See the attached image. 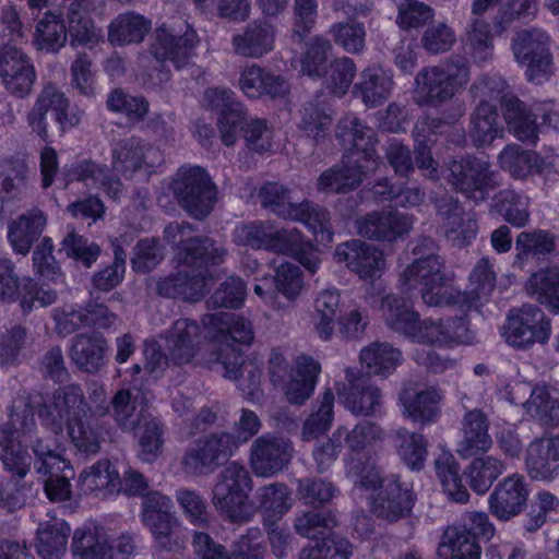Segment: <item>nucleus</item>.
<instances>
[{
    "label": "nucleus",
    "mask_w": 559,
    "mask_h": 559,
    "mask_svg": "<svg viewBox=\"0 0 559 559\" xmlns=\"http://www.w3.org/2000/svg\"><path fill=\"white\" fill-rule=\"evenodd\" d=\"M136 403V397H132L128 390H120L112 397L114 418L123 430H134L152 415L142 405L138 409Z\"/></svg>",
    "instance_id": "nucleus-62"
},
{
    "label": "nucleus",
    "mask_w": 559,
    "mask_h": 559,
    "mask_svg": "<svg viewBox=\"0 0 559 559\" xmlns=\"http://www.w3.org/2000/svg\"><path fill=\"white\" fill-rule=\"evenodd\" d=\"M140 519L159 548L174 551L183 547L185 537L178 533L182 524L173 512V501L169 497L158 491L146 495L142 502Z\"/></svg>",
    "instance_id": "nucleus-16"
},
{
    "label": "nucleus",
    "mask_w": 559,
    "mask_h": 559,
    "mask_svg": "<svg viewBox=\"0 0 559 559\" xmlns=\"http://www.w3.org/2000/svg\"><path fill=\"white\" fill-rule=\"evenodd\" d=\"M237 442L227 432L211 435L200 439L189 449L182 457L185 471L193 475L212 473L219 461L234 454Z\"/></svg>",
    "instance_id": "nucleus-24"
},
{
    "label": "nucleus",
    "mask_w": 559,
    "mask_h": 559,
    "mask_svg": "<svg viewBox=\"0 0 559 559\" xmlns=\"http://www.w3.org/2000/svg\"><path fill=\"white\" fill-rule=\"evenodd\" d=\"M257 499L264 527L281 520L294 504L290 489L281 483L259 488Z\"/></svg>",
    "instance_id": "nucleus-49"
},
{
    "label": "nucleus",
    "mask_w": 559,
    "mask_h": 559,
    "mask_svg": "<svg viewBox=\"0 0 559 559\" xmlns=\"http://www.w3.org/2000/svg\"><path fill=\"white\" fill-rule=\"evenodd\" d=\"M106 340L97 333L75 336L71 347V359L82 370L96 372L104 365Z\"/></svg>",
    "instance_id": "nucleus-50"
},
{
    "label": "nucleus",
    "mask_w": 559,
    "mask_h": 559,
    "mask_svg": "<svg viewBox=\"0 0 559 559\" xmlns=\"http://www.w3.org/2000/svg\"><path fill=\"white\" fill-rule=\"evenodd\" d=\"M550 334V321L538 307L532 305L511 310L502 331L504 341L518 349H528L536 343L545 344Z\"/></svg>",
    "instance_id": "nucleus-18"
},
{
    "label": "nucleus",
    "mask_w": 559,
    "mask_h": 559,
    "mask_svg": "<svg viewBox=\"0 0 559 559\" xmlns=\"http://www.w3.org/2000/svg\"><path fill=\"white\" fill-rule=\"evenodd\" d=\"M45 226L46 217L38 209H34L12 222L9 225L8 239L13 251L26 255Z\"/></svg>",
    "instance_id": "nucleus-48"
},
{
    "label": "nucleus",
    "mask_w": 559,
    "mask_h": 559,
    "mask_svg": "<svg viewBox=\"0 0 559 559\" xmlns=\"http://www.w3.org/2000/svg\"><path fill=\"white\" fill-rule=\"evenodd\" d=\"M498 394L509 403L521 406L523 415L539 426L554 428L559 425V397L552 394L548 385L514 380L500 388Z\"/></svg>",
    "instance_id": "nucleus-14"
},
{
    "label": "nucleus",
    "mask_w": 559,
    "mask_h": 559,
    "mask_svg": "<svg viewBox=\"0 0 559 559\" xmlns=\"http://www.w3.org/2000/svg\"><path fill=\"white\" fill-rule=\"evenodd\" d=\"M496 287V271L493 263L485 257L477 261L469 277L466 296V309L477 307L478 302L487 300Z\"/></svg>",
    "instance_id": "nucleus-55"
},
{
    "label": "nucleus",
    "mask_w": 559,
    "mask_h": 559,
    "mask_svg": "<svg viewBox=\"0 0 559 559\" xmlns=\"http://www.w3.org/2000/svg\"><path fill=\"white\" fill-rule=\"evenodd\" d=\"M444 123L439 119L423 118L415 124L416 165L427 178H438V164L431 155V135L443 133Z\"/></svg>",
    "instance_id": "nucleus-47"
},
{
    "label": "nucleus",
    "mask_w": 559,
    "mask_h": 559,
    "mask_svg": "<svg viewBox=\"0 0 559 559\" xmlns=\"http://www.w3.org/2000/svg\"><path fill=\"white\" fill-rule=\"evenodd\" d=\"M393 88L392 73L374 66L361 71L358 82L353 87V94L367 107H377L391 96Z\"/></svg>",
    "instance_id": "nucleus-40"
},
{
    "label": "nucleus",
    "mask_w": 559,
    "mask_h": 559,
    "mask_svg": "<svg viewBox=\"0 0 559 559\" xmlns=\"http://www.w3.org/2000/svg\"><path fill=\"white\" fill-rule=\"evenodd\" d=\"M414 223L413 215L388 209L368 213L357 219L356 230L367 239L395 242L409 234Z\"/></svg>",
    "instance_id": "nucleus-25"
},
{
    "label": "nucleus",
    "mask_w": 559,
    "mask_h": 559,
    "mask_svg": "<svg viewBox=\"0 0 559 559\" xmlns=\"http://www.w3.org/2000/svg\"><path fill=\"white\" fill-rule=\"evenodd\" d=\"M436 250L432 239L418 240L413 248L414 261L400 275L401 289L411 294L420 287L421 298L429 307L454 305L466 309V296L455 288L453 274L445 272L444 263Z\"/></svg>",
    "instance_id": "nucleus-3"
},
{
    "label": "nucleus",
    "mask_w": 559,
    "mask_h": 559,
    "mask_svg": "<svg viewBox=\"0 0 559 559\" xmlns=\"http://www.w3.org/2000/svg\"><path fill=\"white\" fill-rule=\"evenodd\" d=\"M448 181L475 202L484 201L499 186L498 175L488 162L477 157L453 160L449 165Z\"/></svg>",
    "instance_id": "nucleus-19"
},
{
    "label": "nucleus",
    "mask_w": 559,
    "mask_h": 559,
    "mask_svg": "<svg viewBox=\"0 0 559 559\" xmlns=\"http://www.w3.org/2000/svg\"><path fill=\"white\" fill-rule=\"evenodd\" d=\"M340 294L336 289L321 292L314 301L313 326L318 336L328 341L335 332V314L340 307Z\"/></svg>",
    "instance_id": "nucleus-58"
},
{
    "label": "nucleus",
    "mask_w": 559,
    "mask_h": 559,
    "mask_svg": "<svg viewBox=\"0 0 559 559\" xmlns=\"http://www.w3.org/2000/svg\"><path fill=\"white\" fill-rule=\"evenodd\" d=\"M525 469L533 480L550 481L559 476V433L545 435L530 442Z\"/></svg>",
    "instance_id": "nucleus-32"
},
{
    "label": "nucleus",
    "mask_w": 559,
    "mask_h": 559,
    "mask_svg": "<svg viewBox=\"0 0 559 559\" xmlns=\"http://www.w3.org/2000/svg\"><path fill=\"white\" fill-rule=\"evenodd\" d=\"M0 78L4 87L13 95H27L35 82L36 73L29 58L10 44L0 46Z\"/></svg>",
    "instance_id": "nucleus-30"
},
{
    "label": "nucleus",
    "mask_w": 559,
    "mask_h": 559,
    "mask_svg": "<svg viewBox=\"0 0 559 559\" xmlns=\"http://www.w3.org/2000/svg\"><path fill=\"white\" fill-rule=\"evenodd\" d=\"M239 87L249 98L284 97L289 91V85L284 78L255 64L246 68L240 73Z\"/></svg>",
    "instance_id": "nucleus-42"
},
{
    "label": "nucleus",
    "mask_w": 559,
    "mask_h": 559,
    "mask_svg": "<svg viewBox=\"0 0 559 559\" xmlns=\"http://www.w3.org/2000/svg\"><path fill=\"white\" fill-rule=\"evenodd\" d=\"M528 198L513 190L500 191L495 197V209L514 227H523L530 218Z\"/></svg>",
    "instance_id": "nucleus-64"
},
{
    "label": "nucleus",
    "mask_w": 559,
    "mask_h": 559,
    "mask_svg": "<svg viewBox=\"0 0 559 559\" xmlns=\"http://www.w3.org/2000/svg\"><path fill=\"white\" fill-rule=\"evenodd\" d=\"M381 311L389 328L416 343L448 348L447 320H419L412 304L405 298L390 295L382 299Z\"/></svg>",
    "instance_id": "nucleus-10"
},
{
    "label": "nucleus",
    "mask_w": 559,
    "mask_h": 559,
    "mask_svg": "<svg viewBox=\"0 0 559 559\" xmlns=\"http://www.w3.org/2000/svg\"><path fill=\"white\" fill-rule=\"evenodd\" d=\"M336 136L349 150L341 164L323 171L318 190L343 193L356 188L365 177L377 170L381 160L374 152V132L354 114H346L338 122Z\"/></svg>",
    "instance_id": "nucleus-2"
},
{
    "label": "nucleus",
    "mask_w": 559,
    "mask_h": 559,
    "mask_svg": "<svg viewBox=\"0 0 559 559\" xmlns=\"http://www.w3.org/2000/svg\"><path fill=\"white\" fill-rule=\"evenodd\" d=\"M198 44L195 32L186 25L182 36L179 31L162 26L156 31L153 53L157 60H169L177 68L188 64L191 51Z\"/></svg>",
    "instance_id": "nucleus-36"
},
{
    "label": "nucleus",
    "mask_w": 559,
    "mask_h": 559,
    "mask_svg": "<svg viewBox=\"0 0 559 559\" xmlns=\"http://www.w3.org/2000/svg\"><path fill=\"white\" fill-rule=\"evenodd\" d=\"M166 356L154 342H145L144 372L148 379H157L167 360L175 365L217 364L221 355L215 352L213 338L207 335L202 321L181 318L174 322L165 336Z\"/></svg>",
    "instance_id": "nucleus-4"
},
{
    "label": "nucleus",
    "mask_w": 559,
    "mask_h": 559,
    "mask_svg": "<svg viewBox=\"0 0 559 559\" xmlns=\"http://www.w3.org/2000/svg\"><path fill=\"white\" fill-rule=\"evenodd\" d=\"M341 403L353 414L369 415L380 405V391L353 369H346L345 382L337 386Z\"/></svg>",
    "instance_id": "nucleus-34"
},
{
    "label": "nucleus",
    "mask_w": 559,
    "mask_h": 559,
    "mask_svg": "<svg viewBox=\"0 0 559 559\" xmlns=\"http://www.w3.org/2000/svg\"><path fill=\"white\" fill-rule=\"evenodd\" d=\"M525 290L537 301L559 313V267H547L533 273L525 283Z\"/></svg>",
    "instance_id": "nucleus-54"
},
{
    "label": "nucleus",
    "mask_w": 559,
    "mask_h": 559,
    "mask_svg": "<svg viewBox=\"0 0 559 559\" xmlns=\"http://www.w3.org/2000/svg\"><path fill=\"white\" fill-rule=\"evenodd\" d=\"M164 160V153L158 146L136 138L118 142L111 154L114 170L126 177H132L135 174L147 177L155 173Z\"/></svg>",
    "instance_id": "nucleus-21"
},
{
    "label": "nucleus",
    "mask_w": 559,
    "mask_h": 559,
    "mask_svg": "<svg viewBox=\"0 0 559 559\" xmlns=\"http://www.w3.org/2000/svg\"><path fill=\"white\" fill-rule=\"evenodd\" d=\"M497 159L502 170L519 180H524L534 174L548 180L556 173L554 151L543 156L538 152L524 150L519 144L511 143L503 147Z\"/></svg>",
    "instance_id": "nucleus-26"
},
{
    "label": "nucleus",
    "mask_w": 559,
    "mask_h": 559,
    "mask_svg": "<svg viewBox=\"0 0 559 559\" xmlns=\"http://www.w3.org/2000/svg\"><path fill=\"white\" fill-rule=\"evenodd\" d=\"M439 559H480L481 547L466 530L448 527L438 548Z\"/></svg>",
    "instance_id": "nucleus-52"
},
{
    "label": "nucleus",
    "mask_w": 559,
    "mask_h": 559,
    "mask_svg": "<svg viewBox=\"0 0 559 559\" xmlns=\"http://www.w3.org/2000/svg\"><path fill=\"white\" fill-rule=\"evenodd\" d=\"M502 111L510 133L522 142H536L544 124L559 126V112L552 102L534 103L528 108L516 96H504Z\"/></svg>",
    "instance_id": "nucleus-17"
},
{
    "label": "nucleus",
    "mask_w": 559,
    "mask_h": 559,
    "mask_svg": "<svg viewBox=\"0 0 559 559\" xmlns=\"http://www.w3.org/2000/svg\"><path fill=\"white\" fill-rule=\"evenodd\" d=\"M203 105L219 110L217 127L221 140L227 146L234 145L245 115L243 106L235 99L234 92L225 87L209 88L204 93Z\"/></svg>",
    "instance_id": "nucleus-31"
},
{
    "label": "nucleus",
    "mask_w": 559,
    "mask_h": 559,
    "mask_svg": "<svg viewBox=\"0 0 559 559\" xmlns=\"http://www.w3.org/2000/svg\"><path fill=\"white\" fill-rule=\"evenodd\" d=\"M275 29L267 22L254 21L250 23L242 34L233 38L235 51L243 57L261 58L273 50Z\"/></svg>",
    "instance_id": "nucleus-45"
},
{
    "label": "nucleus",
    "mask_w": 559,
    "mask_h": 559,
    "mask_svg": "<svg viewBox=\"0 0 559 559\" xmlns=\"http://www.w3.org/2000/svg\"><path fill=\"white\" fill-rule=\"evenodd\" d=\"M334 257L364 281L372 282L379 278L385 269L383 251L357 239L338 245Z\"/></svg>",
    "instance_id": "nucleus-28"
},
{
    "label": "nucleus",
    "mask_w": 559,
    "mask_h": 559,
    "mask_svg": "<svg viewBox=\"0 0 559 559\" xmlns=\"http://www.w3.org/2000/svg\"><path fill=\"white\" fill-rule=\"evenodd\" d=\"M66 183L82 181L91 189H102L108 197L118 200L122 195V185L119 180L109 178L106 168L84 160L70 167H64Z\"/></svg>",
    "instance_id": "nucleus-46"
},
{
    "label": "nucleus",
    "mask_w": 559,
    "mask_h": 559,
    "mask_svg": "<svg viewBox=\"0 0 559 559\" xmlns=\"http://www.w3.org/2000/svg\"><path fill=\"white\" fill-rule=\"evenodd\" d=\"M166 188L194 218L206 216L215 203V188L206 171L199 166L181 167Z\"/></svg>",
    "instance_id": "nucleus-15"
},
{
    "label": "nucleus",
    "mask_w": 559,
    "mask_h": 559,
    "mask_svg": "<svg viewBox=\"0 0 559 559\" xmlns=\"http://www.w3.org/2000/svg\"><path fill=\"white\" fill-rule=\"evenodd\" d=\"M10 423L13 430H0V460L4 468L12 474L24 477L29 471L31 455L22 449L21 441L31 439L35 427L29 396L19 395L12 403Z\"/></svg>",
    "instance_id": "nucleus-11"
},
{
    "label": "nucleus",
    "mask_w": 559,
    "mask_h": 559,
    "mask_svg": "<svg viewBox=\"0 0 559 559\" xmlns=\"http://www.w3.org/2000/svg\"><path fill=\"white\" fill-rule=\"evenodd\" d=\"M498 2L500 0H475L473 3L472 17L466 27L464 45L477 62L486 61L492 57L493 35L483 14Z\"/></svg>",
    "instance_id": "nucleus-35"
},
{
    "label": "nucleus",
    "mask_w": 559,
    "mask_h": 559,
    "mask_svg": "<svg viewBox=\"0 0 559 559\" xmlns=\"http://www.w3.org/2000/svg\"><path fill=\"white\" fill-rule=\"evenodd\" d=\"M367 481H372L374 487H360L358 489L379 490L377 497L372 500L373 512L389 522L397 521L412 511L414 504L413 491L400 483L396 475H390L385 478H374L370 476Z\"/></svg>",
    "instance_id": "nucleus-23"
},
{
    "label": "nucleus",
    "mask_w": 559,
    "mask_h": 559,
    "mask_svg": "<svg viewBox=\"0 0 559 559\" xmlns=\"http://www.w3.org/2000/svg\"><path fill=\"white\" fill-rule=\"evenodd\" d=\"M515 263L521 266L530 255L539 257L550 254L556 250L555 236L542 229L522 231L515 240Z\"/></svg>",
    "instance_id": "nucleus-61"
},
{
    "label": "nucleus",
    "mask_w": 559,
    "mask_h": 559,
    "mask_svg": "<svg viewBox=\"0 0 559 559\" xmlns=\"http://www.w3.org/2000/svg\"><path fill=\"white\" fill-rule=\"evenodd\" d=\"M68 35V27L60 16L47 12L36 25L35 44L41 50L56 52L61 49Z\"/></svg>",
    "instance_id": "nucleus-63"
},
{
    "label": "nucleus",
    "mask_w": 559,
    "mask_h": 559,
    "mask_svg": "<svg viewBox=\"0 0 559 559\" xmlns=\"http://www.w3.org/2000/svg\"><path fill=\"white\" fill-rule=\"evenodd\" d=\"M503 126L491 104H478L472 120L471 136L477 146L490 144L502 138Z\"/></svg>",
    "instance_id": "nucleus-59"
},
{
    "label": "nucleus",
    "mask_w": 559,
    "mask_h": 559,
    "mask_svg": "<svg viewBox=\"0 0 559 559\" xmlns=\"http://www.w3.org/2000/svg\"><path fill=\"white\" fill-rule=\"evenodd\" d=\"M530 488L525 477L519 473L500 480L488 498L490 513L499 521H509L525 509Z\"/></svg>",
    "instance_id": "nucleus-29"
},
{
    "label": "nucleus",
    "mask_w": 559,
    "mask_h": 559,
    "mask_svg": "<svg viewBox=\"0 0 559 559\" xmlns=\"http://www.w3.org/2000/svg\"><path fill=\"white\" fill-rule=\"evenodd\" d=\"M516 61L526 66L528 81L540 84L548 79L551 67L549 36L539 28L520 31L512 45Z\"/></svg>",
    "instance_id": "nucleus-20"
},
{
    "label": "nucleus",
    "mask_w": 559,
    "mask_h": 559,
    "mask_svg": "<svg viewBox=\"0 0 559 559\" xmlns=\"http://www.w3.org/2000/svg\"><path fill=\"white\" fill-rule=\"evenodd\" d=\"M51 111L62 130L80 123L81 114L69 110V100L64 94L52 85L44 87L32 111L28 115V123L34 132L43 140L47 138L46 115Z\"/></svg>",
    "instance_id": "nucleus-27"
},
{
    "label": "nucleus",
    "mask_w": 559,
    "mask_h": 559,
    "mask_svg": "<svg viewBox=\"0 0 559 559\" xmlns=\"http://www.w3.org/2000/svg\"><path fill=\"white\" fill-rule=\"evenodd\" d=\"M234 240L240 246L292 255L310 273H316L321 264L318 250L295 228L278 229L270 223L242 224L235 228Z\"/></svg>",
    "instance_id": "nucleus-8"
},
{
    "label": "nucleus",
    "mask_w": 559,
    "mask_h": 559,
    "mask_svg": "<svg viewBox=\"0 0 559 559\" xmlns=\"http://www.w3.org/2000/svg\"><path fill=\"white\" fill-rule=\"evenodd\" d=\"M436 474L447 496L460 503L468 500L469 493L462 483L460 466L450 451H442L435 462Z\"/></svg>",
    "instance_id": "nucleus-56"
},
{
    "label": "nucleus",
    "mask_w": 559,
    "mask_h": 559,
    "mask_svg": "<svg viewBox=\"0 0 559 559\" xmlns=\"http://www.w3.org/2000/svg\"><path fill=\"white\" fill-rule=\"evenodd\" d=\"M439 215L444 221V235L452 246H468L477 236L476 221L463 213L462 207L452 198L437 202Z\"/></svg>",
    "instance_id": "nucleus-37"
},
{
    "label": "nucleus",
    "mask_w": 559,
    "mask_h": 559,
    "mask_svg": "<svg viewBox=\"0 0 559 559\" xmlns=\"http://www.w3.org/2000/svg\"><path fill=\"white\" fill-rule=\"evenodd\" d=\"M33 452L36 456V469L38 473L49 475L45 483V491L50 501H64L70 497L71 485L69 479L73 477L70 464L57 451L55 441L44 444L41 438L33 443Z\"/></svg>",
    "instance_id": "nucleus-22"
},
{
    "label": "nucleus",
    "mask_w": 559,
    "mask_h": 559,
    "mask_svg": "<svg viewBox=\"0 0 559 559\" xmlns=\"http://www.w3.org/2000/svg\"><path fill=\"white\" fill-rule=\"evenodd\" d=\"M440 393L435 388L407 386L400 395L403 415L407 418L430 423L439 412Z\"/></svg>",
    "instance_id": "nucleus-43"
},
{
    "label": "nucleus",
    "mask_w": 559,
    "mask_h": 559,
    "mask_svg": "<svg viewBox=\"0 0 559 559\" xmlns=\"http://www.w3.org/2000/svg\"><path fill=\"white\" fill-rule=\"evenodd\" d=\"M321 371L320 364L311 357L300 356L285 385V395L289 403L304 404L312 394L317 378Z\"/></svg>",
    "instance_id": "nucleus-44"
},
{
    "label": "nucleus",
    "mask_w": 559,
    "mask_h": 559,
    "mask_svg": "<svg viewBox=\"0 0 559 559\" xmlns=\"http://www.w3.org/2000/svg\"><path fill=\"white\" fill-rule=\"evenodd\" d=\"M506 471L504 463L495 456L475 457L465 469L471 488L477 493H485L493 481Z\"/></svg>",
    "instance_id": "nucleus-57"
},
{
    "label": "nucleus",
    "mask_w": 559,
    "mask_h": 559,
    "mask_svg": "<svg viewBox=\"0 0 559 559\" xmlns=\"http://www.w3.org/2000/svg\"><path fill=\"white\" fill-rule=\"evenodd\" d=\"M361 366L370 374L388 377L402 362V353L386 342H373L360 350Z\"/></svg>",
    "instance_id": "nucleus-51"
},
{
    "label": "nucleus",
    "mask_w": 559,
    "mask_h": 559,
    "mask_svg": "<svg viewBox=\"0 0 559 559\" xmlns=\"http://www.w3.org/2000/svg\"><path fill=\"white\" fill-rule=\"evenodd\" d=\"M72 551L78 559H114L109 534L95 521H87L75 530Z\"/></svg>",
    "instance_id": "nucleus-38"
},
{
    "label": "nucleus",
    "mask_w": 559,
    "mask_h": 559,
    "mask_svg": "<svg viewBox=\"0 0 559 559\" xmlns=\"http://www.w3.org/2000/svg\"><path fill=\"white\" fill-rule=\"evenodd\" d=\"M164 234L167 241L177 245L179 270L158 282V294L187 301L201 299L213 283L206 265L221 263L226 250L210 238L192 236L189 225L170 224Z\"/></svg>",
    "instance_id": "nucleus-1"
},
{
    "label": "nucleus",
    "mask_w": 559,
    "mask_h": 559,
    "mask_svg": "<svg viewBox=\"0 0 559 559\" xmlns=\"http://www.w3.org/2000/svg\"><path fill=\"white\" fill-rule=\"evenodd\" d=\"M90 408L82 389L70 384L56 390L47 397L38 409L41 425L53 435L55 441L67 428L72 443L82 452L95 453L99 450L98 431L87 420ZM45 444V441H44Z\"/></svg>",
    "instance_id": "nucleus-5"
},
{
    "label": "nucleus",
    "mask_w": 559,
    "mask_h": 559,
    "mask_svg": "<svg viewBox=\"0 0 559 559\" xmlns=\"http://www.w3.org/2000/svg\"><path fill=\"white\" fill-rule=\"evenodd\" d=\"M71 528L59 519L40 524L37 530L36 549L41 559H60L67 551Z\"/></svg>",
    "instance_id": "nucleus-53"
},
{
    "label": "nucleus",
    "mask_w": 559,
    "mask_h": 559,
    "mask_svg": "<svg viewBox=\"0 0 559 559\" xmlns=\"http://www.w3.org/2000/svg\"><path fill=\"white\" fill-rule=\"evenodd\" d=\"M252 489L253 481L248 469L237 462H230L218 475L212 502L230 522L243 524L252 521L258 511L249 499Z\"/></svg>",
    "instance_id": "nucleus-9"
},
{
    "label": "nucleus",
    "mask_w": 559,
    "mask_h": 559,
    "mask_svg": "<svg viewBox=\"0 0 559 559\" xmlns=\"http://www.w3.org/2000/svg\"><path fill=\"white\" fill-rule=\"evenodd\" d=\"M79 486L83 493L109 498L121 492V476L111 461L99 460L80 474Z\"/></svg>",
    "instance_id": "nucleus-39"
},
{
    "label": "nucleus",
    "mask_w": 559,
    "mask_h": 559,
    "mask_svg": "<svg viewBox=\"0 0 559 559\" xmlns=\"http://www.w3.org/2000/svg\"><path fill=\"white\" fill-rule=\"evenodd\" d=\"M382 436V430L370 421H361L356 425L352 430L346 427H338L329 440L328 460L323 459L325 450L318 451L316 454V462L319 469H324L330 466L343 449L348 450L349 457L345 460L346 476L353 481L355 486L367 487L369 486L368 479L370 476L379 478V469L369 462H362L365 451L370 448ZM370 487L374 484L370 481Z\"/></svg>",
    "instance_id": "nucleus-7"
},
{
    "label": "nucleus",
    "mask_w": 559,
    "mask_h": 559,
    "mask_svg": "<svg viewBox=\"0 0 559 559\" xmlns=\"http://www.w3.org/2000/svg\"><path fill=\"white\" fill-rule=\"evenodd\" d=\"M202 323L213 338L215 352L221 355L217 364L223 366L225 378L239 380L247 373L250 381L247 399L253 400L260 373L253 362L245 360L242 354L230 344V341L251 344L254 337L251 321L239 314L218 312L203 316Z\"/></svg>",
    "instance_id": "nucleus-6"
},
{
    "label": "nucleus",
    "mask_w": 559,
    "mask_h": 559,
    "mask_svg": "<svg viewBox=\"0 0 559 559\" xmlns=\"http://www.w3.org/2000/svg\"><path fill=\"white\" fill-rule=\"evenodd\" d=\"M150 28L151 23L142 15L126 13L111 22L108 36L111 44L122 46L142 41Z\"/></svg>",
    "instance_id": "nucleus-60"
},
{
    "label": "nucleus",
    "mask_w": 559,
    "mask_h": 559,
    "mask_svg": "<svg viewBox=\"0 0 559 559\" xmlns=\"http://www.w3.org/2000/svg\"><path fill=\"white\" fill-rule=\"evenodd\" d=\"M462 438L457 442L456 452L463 459H469L478 453H486L492 445L488 432V421L478 409L466 413L462 421Z\"/></svg>",
    "instance_id": "nucleus-41"
},
{
    "label": "nucleus",
    "mask_w": 559,
    "mask_h": 559,
    "mask_svg": "<svg viewBox=\"0 0 559 559\" xmlns=\"http://www.w3.org/2000/svg\"><path fill=\"white\" fill-rule=\"evenodd\" d=\"M469 81V67L461 57L425 68L415 79L414 98L418 104L441 103L451 99Z\"/></svg>",
    "instance_id": "nucleus-12"
},
{
    "label": "nucleus",
    "mask_w": 559,
    "mask_h": 559,
    "mask_svg": "<svg viewBox=\"0 0 559 559\" xmlns=\"http://www.w3.org/2000/svg\"><path fill=\"white\" fill-rule=\"evenodd\" d=\"M261 198L263 205L277 216L305 224L318 242L325 246L332 242L333 233L325 210L314 206L309 201L293 203L287 189L277 183L265 185L261 190Z\"/></svg>",
    "instance_id": "nucleus-13"
},
{
    "label": "nucleus",
    "mask_w": 559,
    "mask_h": 559,
    "mask_svg": "<svg viewBox=\"0 0 559 559\" xmlns=\"http://www.w3.org/2000/svg\"><path fill=\"white\" fill-rule=\"evenodd\" d=\"M290 443L280 437L264 435L251 449V466L257 476L270 477L283 471L292 459Z\"/></svg>",
    "instance_id": "nucleus-33"
}]
</instances>
